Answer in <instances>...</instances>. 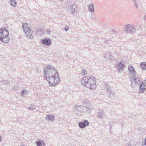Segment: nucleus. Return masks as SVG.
Returning a JSON list of instances; mask_svg holds the SVG:
<instances>
[{
  "label": "nucleus",
  "mask_w": 146,
  "mask_h": 146,
  "mask_svg": "<svg viewBox=\"0 0 146 146\" xmlns=\"http://www.w3.org/2000/svg\"><path fill=\"white\" fill-rule=\"evenodd\" d=\"M48 82V84L50 86H54L56 84L59 82L60 80L58 77V74L57 76L55 75H52L51 76L45 78Z\"/></svg>",
  "instance_id": "obj_3"
},
{
  "label": "nucleus",
  "mask_w": 146,
  "mask_h": 146,
  "mask_svg": "<svg viewBox=\"0 0 146 146\" xmlns=\"http://www.w3.org/2000/svg\"><path fill=\"white\" fill-rule=\"evenodd\" d=\"M4 83H6V84H7L9 82H7V81L5 80L4 81Z\"/></svg>",
  "instance_id": "obj_36"
},
{
  "label": "nucleus",
  "mask_w": 146,
  "mask_h": 146,
  "mask_svg": "<svg viewBox=\"0 0 146 146\" xmlns=\"http://www.w3.org/2000/svg\"><path fill=\"white\" fill-rule=\"evenodd\" d=\"M41 144H42V145H45V143H44V141H41Z\"/></svg>",
  "instance_id": "obj_34"
},
{
  "label": "nucleus",
  "mask_w": 146,
  "mask_h": 146,
  "mask_svg": "<svg viewBox=\"0 0 146 146\" xmlns=\"http://www.w3.org/2000/svg\"><path fill=\"white\" fill-rule=\"evenodd\" d=\"M144 82H145L146 84V79H145V80Z\"/></svg>",
  "instance_id": "obj_40"
},
{
  "label": "nucleus",
  "mask_w": 146,
  "mask_h": 146,
  "mask_svg": "<svg viewBox=\"0 0 146 146\" xmlns=\"http://www.w3.org/2000/svg\"><path fill=\"white\" fill-rule=\"evenodd\" d=\"M104 87L105 89L106 90V92H108L110 91V87H109L107 83H105L104 84Z\"/></svg>",
  "instance_id": "obj_20"
},
{
  "label": "nucleus",
  "mask_w": 146,
  "mask_h": 146,
  "mask_svg": "<svg viewBox=\"0 0 146 146\" xmlns=\"http://www.w3.org/2000/svg\"><path fill=\"white\" fill-rule=\"evenodd\" d=\"M117 68L118 69V71H120V70H123L124 68V64L121 62H120L117 64L116 65Z\"/></svg>",
  "instance_id": "obj_15"
},
{
  "label": "nucleus",
  "mask_w": 146,
  "mask_h": 146,
  "mask_svg": "<svg viewBox=\"0 0 146 146\" xmlns=\"http://www.w3.org/2000/svg\"><path fill=\"white\" fill-rule=\"evenodd\" d=\"M23 29L25 34L26 37L28 39H32L34 38V36L32 35V31L30 28L28 26L27 23H23Z\"/></svg>",
  "instance_id": "obj_2"
},
{
  "label": "nucleus",
  "mask_w": 146,
  "mask_h": 146,
  "mask_svg": "<svg viewBox=\"0 0 146 146\" xmlns=\"http://www.w3.org/2000/svg\"><path fill=\"white\" fill-rule=\"evenodd\" d=\"M142 27V25H140L139 26V29L141 28Z\"/></svg>",
  "instance_id": "obj_38"
},
{
  "label": "nucleus",
  "mask_w": 146,
  "mask_h": 146,
  "mask_svg": "<svg viewBox=\"0 0 146 146\" xmlns=\"http://www.w3.org/2000/svg\"><path fill=\"white\" fill-rule=\"evenodd\" d=\"M96 116L97 117L100 119H103L104 117L105 113L102 111H99L96 113Z\"/></svg>",
  "instance_id": "obj_16"
},
{
  "label": "nucleus",
  "mask_w": 146,
  "mask_h": 146,
  "mask_svg": "<svg viewBox=\"0 0 146 146\" xmlns=\"http://www.w3.org/2000/svg\"><path fill=\"white\" fill-rule=\"evenodd\" d=\"M108 92L109 93V97H110L112 98L114 96V94L113 93L110 92V91Z\"/></svg>",
  "instance_id": "obj_25"
},
{
  "label": "nucleus",
  "mask_w": 146,
  "mask_h": 146,
  "mask_svg": "<svg viewBox=\"0 0 146 146\" xmlns=\"http://www.w3.org/2000/svg\"><path fill=\"white\" fill-rule=\"evenodd\" d=\"M128 68L129 72L132 75V77L136 76V72L133 66L131 65L129 66Z\"/></svg>",
  "instance_id": "obj_11"
},
{
  "label": "nucleus",
  "mask_w": 146,
  "mask_h": 146,
  "mask_svg": "<svg viewBox=\"0 0 146 146\" xmlns=\"http://www.w3.org/2000/svg\"><path fill=\"white\" fill-rule=\"evenodd\" d=\"M128 146H131V144L130 143L128 144Z\"/></svg>",
  "instance_id": "obj_39"
},
{
  "label": "nucleus",
  "mask_w": 146,
  "mask_h": 146,
  "mask_svg": "<svg viewBox=\"0 0 146 146\" xmlns=\"http://www.w3.org/2000/svg\"><path fill=\"white\" fill-rule=\"evenodd\" d=\"M89 125V123L87 120H84L83 122H80L78 124L79 127L81 129L84 128Z\"/></svg>",
  "instance_id": "obj_9"
},
{
  "label": "nucleus",
  "mask_w": 146,
  "mask_h": 146,
  "mask_svg": "<svg viewBox=\"0 0 146 146\" xmlns=\"http://www.w3.org/2000/svg\"><path fill=\"white\" fill-rule=\"evenodd\" d=\"M146 84L145 82H143L140 84L139 86V92L140 93H143L146 90Z\"/></svg>",
  "instance_id": "obj_10"
},
{
  "label": "nucleus",
  "mask_w": 146,
  "mask_h": 146,
  "mask_svg": "<svg viewBox=\"0 0 146 146\" xmlns=\"http://www.w3.org/2000/svg\"><path fill=\"white\" fill-rule=\"evenodd\" d=\"M28 109L29 110H33L35 109V108L34 106L31 105L29 107Z\"/></svg>",
  "instance_id": "obj_24"
},
{
  "label": "nucleus",
  "mask_w": 146,
  "mask_h": 146,
  "mask_svg": "<svg viewBox=\"0 0 146 146\" xmlns=\"http://www.w3.org/2000/svg\"><path fill=\"white\" fill-rule=\"evenodd\" d=\"M133 1H137V0H133Z\"/></svg>",
  "instance_id": "obj_41"
},
{
  "label": "nucleus",
  "mask_w": 146,
  "mask_h": 146,
  "mask_svg": "<svg viewBox=\"0 0 146 146\" xmlns=\"http://www.w3.org/2000/svg\"><path fill=\"white\" fill-rule=\"evenodd\" d=\"M141 68L143 70H145L146 69V63L144 62H141L140 64Z\"/></svg>",
  "instance_id": "obj_19"
},
{
  "label": "nucleus",
  "mask_w": 146,
  "mask_h": 146,
  "mask_svg": "<svg viewBox=\"0 0 146 146\" xmlns=\"http://www.w3.org/2000/svg\"><path fill=\"white\" fill-rule=\"evenodd\" d=\"M10 3L11 5L14 7H15L17 5V2L15 0H10Z\"/></svg>",
  "instance_id": "obj_22"
},
{
  "label": "nucleus",
  "mask_w": 146,
  "mask_h": 146,
  "mask_svg": "<svg viewBox=\"0 0 146 146\" xmlns=\"http://www.w3.org/2000/svg\"><path fill=\"white\" fill-rule=\"evenodd\" d=\"M40 42L46 46H49L51 44V40L47 38L41 39L40 40Z\"/></svg>",
  "instance_id": "obj_7"
},
{
  "label": "nucleus",
  "mask_w": 146,
  "mask_h": 146,
  "mask_svg": "<svg viewBox=\"0 0 146 146\" xmlns=\"http://www.w3.org/2000/svg\"><path fill=\"white\" fill-rule=\"evenodd\" d=\"M50 31L49 29H48L47 30L46 32L48 34H50Z\"/></svg>",
  "instance_id": "obj_35"
},
{
  "label": "nucleus",
  "mask_w": 146,
  "mask_h": 146,
  "mask_svg": "<svg viewBox=\"0 0 146 146\" xmlns=\"http://www.w3.org/2000/svg\"><path fill=\"white\" fill-rule=\"evenodd\" d=\"M135 76H133V77L131 78V81L132 82L133 81V82H135L138 84H141L143 82L141 80V79L140 78L135 77Z\"/></svg>",
  "instance_id": "obj_12"
},
{
  "label": "nucleus",
  "mask_w": 146,
  "mask_h": 146,
  "mask_svg": "<svg viewBox=\"0 0 146 146\" xmlns=\"http://www.w3.org/2000/svg\"><path fill=\"white\" fill-rule=\"evenodd\" d=\"M90 17L92 20H95V17L94 15L92 14H91Z\"/></svg>",
  "instance_id": "obj_28"
},
{
  "label": "nucleus",
  "mask_w": 146,
  "mask_h": 146,
  "mask_svg": "<svg viewBox=\"0 0 146 146\" xmlns=\"http://www.w3.org/2000/svg\"><path fill=\"white\" fill-rule=\"evenodd\" d=\"M46 119L50 121H53L54 119V117L52 115H48L46 117Z\"/></svg>",
  "instance_id": "obj_18"
},
{
  "label": "nucleus",
  "mask_w": 146,
  "mask_h": 146,
  "mask_svg": "<svg viewBox=\"0 0 146 146\" xmlns=\"http://www.w3.org/2000/svg\"><path fill=\"white\" fill-rule=\"evenodd\" d=\"M1 135H0V142L1 141Z\"/></svg>",
  "instance_id": "obj_37"
},
{
  "label": "nucleus",
  "mask_w": 146,
  "mask_h": 146,
  "mask_svg": "<svg viewBox=\"0 0 146 146\" xmlns=\"http://www.w3.org/2000/svg\"><path fill=\"white\" fill-rule=\"evenodd\" d=\"M70 11L73 15H75L77 13V7L75 5H72L70 6Z\"/></svg>",
  "instance_id": "obj_14"
},
{
  "label": "nucleus",
  "mask_w": 146,
  "mask_h": 146,
  "mask_svg": "<svg viewBox=\"0 0 146 146\" xmlns=\"http://www.w3.org/2000/svg\"><path fill=\"white\" fill-rule=\"evenodd\" d=\"M125 32L127 33L134 34L136 32V29L133 24H128L125 25L124 27Z\"/></svg>",
  "instance_id": "obj_4"
},
{
  "label": "nucleus",
  "mask_w": 146,
  "mask_h": 146,
  "mask_svg": "<svg viewBox=\"0 0 146 146\" xmlns=\"http://www.w3.org/2000/svg\"><path fill=\"white\" fill-rule=\"evenodd\" d=\"M9 34V31L6 28H2L0 30V36H8Z\"/></svg>",
  "instance_id": "obj_6"
},
{
  "label": "nucleus",
  "mask_w": 146,
  "mask_h": 146,
  "mask_svg": "<svg viewBox=\"0 0 146 146\" xmlns=\"http://www.w3.org/2000/svg\"><path fill=\"white\" fill-rule=\"evenodd\" d=\"M26 92V90H23L21 92V94L22 95H23L25 94V92Z\"/></svg>",
  "instance_id": "obj_33"
},
{
  "label": "nucleus",
  "mask_w": 146,
  "mask_h": 146,
  "mask_svg": "<svg viewBox=\"0 0 146 146\" xmlns=\"http://www.w3.org/2000/svg\"><path fill=\"white\" fill-rule=\"evenodd\" d=\"M96 87V81L95 77L91 75L90 76V80L86 87L90 90H93Z\"/></svg>",
  "instance_id": "obj_5"
},
{
  "label": "nucleus",
  "mask_w": 146,
  "mask_h": 146,
  "mask_svg": "<svg viewBox=\"0 0 146 146\" xmlns=\"http://www.w3.org/2000/svg\"><path fill=\"white\" fill-rule=\"evenodd\" d=\"M69 27L68 26H66L65 27L64 30L65 31H67L69 30Z\"/></svg>",
  "instance_id": "obj_31"
},
{
  "label": "nucleus",
  "mask_w": 146,
  "mask_h": 146,
  "mask_svg": "<svg viewBox=\"0 0 146 146\" xmlns=\"http://www.w3.org/2000/svg\"><path fill=\"white\" fill-rule=\"evenodd\" d=\"M35 143L37 146H42L41 142L40 140L36 141Z\"/></svg>",
  "instance_id": "obj_26"
},
{
  "label": "nucleus",
  "mask_w": 146,
  "mask_h": 146,
  "mask_svg": "<svg viewBox=\"0 0 146 146\" xmlns=\"http://www.w3.org/2000/svg\"><path fill=\"white\" fill-rule=\"evenodd\" d=\"M145 145H146V137L145 139L144 143H142L141 145V146H144Z\"/></svg>",
  "instance_id": "obj_32"
},
{
  "label": "nucleus",
  "mask_w": 146,
  "mask_h": 146,
  "mask_svg": "<svg viewBox=\"0 0 146 146\" xmlns=\"http://www.w3.org/2000/svg\"><path fill=\"white\" fill-rule=\"evenodd\" d=\"M87 72L86 70H83L82 71L81 74L84 75H85L87 74Z\"/></svg>",
  "instance_id": "obj_27"
},
{
  "label": "nucleus",
  "mask_w": 146,
  "mask_h": 146,
  "mask_svg": "<svg viewBox=\"0 0 146 146\" xmlns=\"http://www.w3.org/2000/svg\"><path fill=\"white\" fill-rule=\"evenodd\" d=\"M81 106H75L73 109L74 111H80L81 110Z\"/></svg>",
  "instance_id": "obj_21"
},
{
  "label": "nucleus",
  "mask_w": 146,
  "mask_h": 146,
  "mask_svg": "<svg viewBox=\"0 0 146 146\" xmlns=\"http://www.w3.org/2000/svg\"><path fill=\"white\" fill-rule=\"evenodd\" d=\"M105 57L107 58H109L110 59H111V53L110 52L107 53L106 54V55L105 56Z\"/></svg>",
  "instance_id": "obj_23"
},
{
  "label": "nucleus",
  "mask_w": 146,
  "mask_h": 146,
  "mask_svg": "<svg viewBox=\"0 0 146 146\" xmlns=\"http://www.w3.org/2000/svg\"><path fill=\"white\" fill-rule=\"evenodd\" d=\"M136 1H133L134 2V5L136 6V8L137 9L138 8V5L137 3L136 2Z\"/></svg>",
  "instance_id": "obj_30"
},
{
  "label": "nucleus",
  "mask_w": 146,
  "mask_h": 146,
  "mask_svg": "<svg viewBox=\"0 0 146 146\" xmlns=\"http://www.w3.org/2000/svg\"><path fill=\"white\" fill-rule=\"evenodd\" d=\"M88 9L91 13H94V6L92 4H90L88 6Z\"/></svg>",
  "instance_id": "obj_17"
},
{
  "label": "nucleus",
  "mask_w": 146,
  "mask_h": 146,
  "mask_svg": "<svg viewBox=\"0 0 146 146\" xmlns=\"http://www.w3.org/2000/svg\"><path fill=\"white\" fill-rule=\"evenodd\" d=\"M111 33L112 34H117V32L116 31L114 30H112L111 31Z\"/></svg>",
  "instance_id": "obj_29"
},
{
  "label": "nucleus",
  "mask_w": 146,
  "mask_h": 146,
  "mask_svg": "<svg viewBox=\"0 0 146 146\" xmlns=\"http://www.w3.org/2000/svg\"><path fill=\"white\" fill-rule=\"evenodd\" d=\"M44 77L46 78L52 75H55L56 76H58V73L54 67L52 66L49 65L44 69Z\"/></svg>",
  "instance_id": "obj_1"
},
{
  "label": "nucleus",
  "mask_w": 146,
  "mask_h": 146,
  "mask_svg": "<svg viewBox=\"0 0 146 146\" xmlns=\"http://www.w3.org/2000/svg\"><path fill=\"white\" fill-rule=\"evenodd\" d=\"M84 106L86 107L87 109H92V105L89 101L87 100H85L83 102Z\"/></svg>",
  "instance_id": "obj_13"
},
{
  "label": "nucleus",
  "mask_w": 146,
  "mask_h": 146,
  "mask_svg": "<svg viewBox=\"0 0 146 146\" xmlns=\"http://www.w3.org/2000/svg\"><path fill=\"white\" fill-rule=\"evenodd\" d=\"M89 80L90 76L88 77L87 76H84L83 77L81 80V82L82 85L83 86L86 87Z\"/></svg>",
  "instance_id": "obj_8"
}]
</instances>
